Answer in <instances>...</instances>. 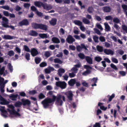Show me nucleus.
I'll return each mask as SVG.
<instances>
[{"label": "nucleus", "mask_w": 127, "mask_h": 127, "mask_svg": "<svg viewBox=\"0 0 127 127\" xmlns=\"http://www.w3.org/2000/svg\"><path fill=\"white\" fill-rule=\"evenodd\" d=\"M53 99L47 98L45 99L42 103L44 108H46L49 105V104L54 102L56 99V103L58 105H62L63 103V101H65V98L64 96L60 94H58L57 96L53 95Z\"/></svg>", "instance_id": "f257e3e1"}, {"label": "nucleus", "mask_w": 127, "mask_h": 127, "mask_svg": "<svg viewBox=\"0 0 127 127\" xmlns=\"http://www.w3.org/2000/svg\"><path fill=\"white\" fill-rule=\"evenodd\" d=\"M14 107L12 105H8V112L10 113L15 115L16 116H20V114L16 111L14 109Z\"/></svg>", "instance_id": "f03ea898"}, {"label": "nucleus", "mask_w": 127, "mask_h": 127, "mask_svg": "<svg viewBox=\"0 0 127 127\" xmlns=\"http://www.w3.org/2000/svg\"><path fill=\"white\" fill-rule=\"evenodd\" d=\"M56 84L57 86L60 87L62 89H64L66 87V84L64 81L56 82Z\"/></svg>", "instance_id": "7ed1b4c3"}, {"label": "nucleus", "mask_w": 127, "mask_h": 127, "mask_svg": "<svg viewBox=\"0 0 127 127\" xmlns=\"http://www.w3.org/2000/svg\"><path fill=\"white\" fill-rule=\"evenodd\" d=\"M5 107L4 106H0V111L1 112V115L4 118L7 117L6 114L7 113V111L5 109Z\"/></svg>", "instance_id": "20e7f679"}, {"label": "nucleus", "mask_w": 127, "mask_h": 127, "mask_svg": "<svg viewBox=\"0 0 127 127\" xmlns=\"http://www.w3.org/2000/svg\"><path fill=\"white\" fill-rule=\"evenodd\" d=\"M1 24L3 26L6 28L8 27V19L5 17H3Z\"/></svg>", "instance_id": "39448f33"}, {"label": "nucleus", "mask_w": 127, "mask_h": 127, "mask_svg": "<svg viewBox=\"0 0 127 127\" xmlns=\"http://www.w3.org/2000/svg\"><path fill=\"white\" fill-rule=\"evenodd\" d=\"M66 41L69 44L72 43L75 41V39L71 35H69L67 37L66 39Z\"/></svg>", "instance_id": "423d86ee"}, {"label": "nucleus", "mask_w": 127, "mask_h": 127, "mask_svg": "<svg viewBox=\"0 0 127 127\" xmlns=\"http://www.w3.org/2000/svg\"><path fill=\"white\" fill-rule=\"evenodd\" d=\"M21 101L22 104L24 106L27 105L28 106H29L31 103L30 101L28 99H21Z\"/></svg>", "instance_id": "0eeeda50"}, {"label": "nucleus", "mask_w": 127, "mask_h": 127, "mask_svg": "<svg viewBox=\"0 0 127 127\" xmlns=\"http://www.w3.org/2000/svg\"><path fill=\"white\" fill-rule=\"evenodd\" d=\"M0 104L1 105L6 104L8 106V101L5 100L0 95Z\"/></svg>", "instance_id": "6e6552de"}, {"label": "nucleus", "mask_w": 127, "mask_h": 127, "mask_svg": "<svg viewBox=\"0 0 127 127\" xmlns=\"http://www.w3.org/2000/svg\"><path fill=\"white\" fill-rule=\"evenodd\" d=\"M104 52L107 55H113L114 52L110 49H105L104 50Z\"/></svg>", "instance_id": "1a4fd4ad"}, {"label": "nucleus", "mask_w": 127, "mask_h": 127, "mask_svg": "<svg viewBox=\"0 0 127 127\" xmlns=\"http://www.w3.org/2000/svg\"><path fill=\"white\" fill-rule=\"evenodd\" d=\"M32 55L33 56H35L38 54V52L36 49L35 48H32L30 51Z\"/></svg>", "instance_id": "9d476101"}, {"label": "nucleus", "mask_w": 127, "mask_h": 127, "mask_svg": "<svg viewBox=\"0 0 127 127\" xmlns=\"http://www.w3.org/2000/svg\"><path fill=\"white\" fill-rule=\"evenodd\" d=\"M65 94L67 96L69 100H71L72 99V98L73 95L71 91H69L65 93Z\"/></svg>", "instance_id": "9b49d317"}, {"label": "nucleus", "mask_w": 127, "mask_h": 127, "mask_svg": "<svg viewBox=\"0 0 127 127\" xmlns=\"http://www.w3.org/2000/svg\"><path fill=\"white\" fill-rule=\"evenodd\" d=\"M65 72V70L62 68H60L58 70V74L60 77L62 76L63 74Z\"/></svg>", "instance_id": "f8f14e48"}, {"label": "nucleus", "mask_w": 127, "mask_h": 127, "mask_svg": "<svg viewBox=\"0 0 127 127\" xmlns=\"http://www.w3.org/2000/svg\"><path fill=\"white\" fill-rule=\"evenodd\" d=\"M105 27V30L106 32H108L110 30L111 28L107 22L104 23V24Z\"/></svg>", "instance_id": "ddd939ff"}, {"label": "nucleus", "mask_w": 127, "mask_h": 127, "mask_svg": "<svg viewBox=\"0 0 127 127\" xmlns=\"http://www.w3.org/2000/svg\"><path fill=\"white\" fill-rule=\"evenodd\" d=\"M8 81L7 80H5V81H4V79L0 77V86L3 85H5Z\"/></svg>", "instance_id": "4468645a"}, {"label": "nucleus", "mask_w": 127, "mask_h": 127, "mask_svg": "<svg viewBox=\"0 0 127 127\" xmlns=\"http://www.w3.org/2000/svg\"><path fill=\"white\" fill-rule=\"evenodd\" d=\"M40 26L39 29L45 31L47 30L48 27L46 25L42 24H40Z\"/></svg>", "instance_id": "2eb2a0df"}, {"label": "nucleus", "mask_w": 127, "mask_h": 127, "mask_svg": "<svg viewBox=\"0 0 127 127\" xmlns=\"http://www.w3.org/2000/svg\"><path fill=\"white\" fill-rule=\"evenodd\" d=\"M43 7L44 9L47 10H50L52 8V6L51 5H48L46 3L44 4Z\"/></svg>", "instance_id": "dca6fc26"}, {"label": "nucleus", "mask_w": 127, "mask_h": 127, "mask_svg": "<svg viewBox=\"0 0 127 127\" xmlns=\"http://www.w3.org/2000/svg\"><path fill=\"white\" fill-rule=\"evenodd\" d=\"M76 82V80L75 79H71L68 82V84L70 86H73Z\"/></svg>", "instance_id": "f3484780"}, {"label": "nucleus", "mask_w": 127, "mask_h": 127, "mask_svg": "<svg viewBox=\"0 0 127 127\" xmlns=\"http://www.w3.org/2000/svg\"><path fill=\"white\" fill-rule=\"evenodd\" d=\"M50 24L52 26H54L56 25L57 22V20L55 18H52V19L49 21Z\"/></svg>", "instance_id": "a211bd4d"}, {"label": "nucleus", "mask_w": 127, "mask_h": 127, "mask_svg": "<svg viewBox=\"0 0 127 127\" xmlns=\"http://www.w3.org/2000/svg\"><path fill=\"white\" fill-rule=\"evenodd\" d=\"M85 59L87 62L89 64H92L93 63V60L90 57L87 56L85 57Z\"/></svg>", "instance_id": "6ab92c4d"}, {"label": "nucleus", "mask_w": 127, "mask_h": 127, "mask_svg": "<svg viewBox=\"0 0 127 127\" xmlns=\"http://www.w3.org/2000/svg\"><path fill=\"white\" fill-rule=\"evenodd\" d=\"M19 24L21 26L27 25L29 23L28 21L27 20H24L19 22Z\"/></svg>", "instance_id": "aec40b11"}, {"label": "nucleus", "mask_w": 127, "mask_h": 127, "mask_svg": "<svg viewBox=\"0 0 127 127\" xmlns=\"http://www.w3.org/2000/svg\"><path fill=\"white\" fill-rule=\"evenodd\" d=\"M32 27L35 29H39L40 24H38L35 23H32Z\"/></svg>", "instance_id": "412c9836"}, {"label": "nucleus", "mask_w": 127, "mask_h": 127, "mask_svg": "<svg viewBox=\"0 0 127 127\" xmlns=\"http://www.w3.org/2000/svg\"><path fill=\"white\" fill-rule=\"evenodd\" d=\"M18 96L17 94L14 95L12 94L10 95H9V97L10 99L12 100H16Z\"/></svg>", "instance_id": "4be33fe9"}, {"label": "nucleus", "mask_w": 127, "mask_h": 127, "mask_svg": "<svg viewBox=\"0 0 127 127\" xmlns=\"http://www.w3.org/2000/svg\"><path fill=\"white\" fill-rule=\"evenodd\" d=\"M5 70V67L4 66L2 67L1 68V66L0 65V75H2L3 74V76L5 75V73L4 72Z\"/></svg>", "instance_id": "5701e85b"}, {"label": "nucleus", "mask_w": 127, "mask_h": 127, "mask_svg": "<svg viewBox=\"0 0 127 127\" xmlns=\"http://www.w3.org/2000/svg\"><path fill=\"white\" fill-rule=\"evenodd\" d=\"M34 4L36 6L40 7L41 6H43L44 4L41 2L36 1L34 2Z\"/></svg>", "instance_id": "b1692460"}, {"label": "nucleus", "mask_w": 127, "mask_h": 127, "mask_svg": "<svg viewBox=\"0 0 127 127\" xmlns=\"http://www.w3.org/2000/svg\"><path fill=\"white\" fill-rule=\"evenodd\" d=\"M103 10L106 12H110L111 10V8L109 7L106 6L102 8Z\"/></svg>", "instance_id": "393cba45"}, {"label": "nucleus", "mask_w": 127, "mask_h": 127, "mask_svg": "<svg viewBox=\"0 0 127 127\" xmlns=\"http://www.w3.org/2000/svg\"><path fill=\"white\" fill-rule=\"evenodd\" d=\"M29 34L32 36H36L38 34L37 32L35 31L32 30L30 31Z\"/></svg>", "instance_id": "a878e982"}, {"label": "nucleus", "mask_w": 127, "mask_h": 127, "mask_svg": "<svg viewBox=\"0 0 127 127\" xmlns=\"http://www.w3.org/2000/svg\"><path fill=\"white\" fill-rule=\"evenodd\" d=\"M52 41L55 43H59L60 42L59 39L57 37H53L52 39Z\"/></svg>", "instance_id": "bb28decb"}, {"label": "nucleus", "mask_w": 127, "mask_h": 127, "mask_svg": "<svg viewBox=\"0 0 127 127\" xmlns=\"http://www.w3.org/2000/svg\"><path fill=\"white\" fill-rule=\"evenodd\" d=\"M74 22L75 25L80 26L82 25V22L79 20H75L74 21Z\"/></svg>", "instance_id": "cd10ccee"}, {"label": "nucleus", "mask_w": 127, "mask_h": 127, "mask_svg": "<svg viewBox=\"0 0 127 127\" xmlns=\"http://www.w3.org/2000/svg\"><path fill=\"white\" fill-rule=\"evenodd\" d=\"M52 54V53L50 51H46L45 52L44 55L45 57H48L50 56Z\"/></svg>", "instance_id": "c85d7f7f"}, {"label": "nucleus", "mask_w": 127, "mask_h": 127, "mask_svg": "<svg viewBox=\"0 0 127 127\" xmlns=\"http://www.w3.org/2000/svg\"><path fill=\"white\" fill-rule=\"evenodd\" d=\"M122 27L123 30L127 33V26L124 24H123L122 26Z\"/></svg>", "instance_id": "c756f323"}, {"label": "nucleus", "mask_w": 127, "mask_h": 127, "mask_svg": "<svg viewBox=\"0 0 127 127\" xmlns=\"http://www.w3.org/2000/svg\"><path fill=\"white\" fill-rule=\"evenodd\" d=\"M39 36L42 38H46L48 36L47 34L45 33L39 34Z\"/></svg>", "instance_id": "7c9ffc66"}, {"label": "nucleus", "mask_w": 127, "mask_h": 127, "mask_svg": "<svg viewBox=\"0 0 127 127\" xmlns=\"http://www.w3.org/2000/svg\"><path fill=\"white\" fill-rule=\"evenodd\" d=\"M22 104V102L17 101L15 104V106L16 107H20Z\"/></svg>", "instance_id": "2f4dec72"}, {"label": "nucleus", "mask_w": 127, "mask_h": 127, "mask_svg": "<svg viewBox=\"0 0 127 127\" xmlns=\"http://www.w3.org/2000/svg\"><path fill=\"white\" fill-rule=\"evenodd\" d=\"M83 22L85 24H89L90 23V21L86 18H84L82 20Z\"/></svg>", "instance_id": "473e14b6"}, {"label": "nucleus", "mask_w": 127, "mask_h": 127, "mask_svg": "<svg viewBox=\"0 0 127 127\" xmlns=\"http://www.w3.org/2000/svg\"><path fill=\"white\" fill-rule=\"evenodd\" d=\"M96 49L97 50L100 52H102L103 50V47L99 45L97 46Z\"/></svg>", "instance_id": "72a5a7b5"}, {"label": "nucleus", "mask_w": 127, "mask_h": 127, "mask_svg": "<svg viewBox=\"0 0 127 127\" xmlns=\"http://www.w3.org/2000/svg\"><path fill=\"white\" fill-rule=\"evenodd\" d=\"M54 62L56 63H58L61 64L63 63V62L58 58H56L54 60Z\"/></svg>", "instance_id": "f704fd0d"}, {"label": "nucleus", "mask_w": 127, "mask_h": 127, "mask_svg": "<svg viewBox=\"0 0 127 127\" xmlns=\"http://www.w3.org/2000/svg\"><path fill=\"white\" fill-rule=\"evenodd\" d=\"M91 71L89 70H87L86 71L83 73L82 74L84 76H86L90 73Z\"/></svg>", "instance_id": "c9c22d12"}, {"label": "nucleus", "mask_w": 127, "mask_h": 127, "mask_svg": "<svg viewBox=\"0 0 127 127\" xmlns=\"http://www.w3.org/2000/svg\"><path fill=\"white\" fill-rule=\"evenodd\" d=\"M23 47L25 51L29 52H30V49L26 45H24L23 46Z\"/></svg>", "instance_id": "e433bc0d"}, {"label": "nucleus", "mask_w": 127, "mask_h": 127, "mask_svg": "<svg viewBox=\"0 0 127 127\" xmlns=\"http://www.w3.org/2000/svg\"><path fill=\"white\" fill-rule=\"evenodd\" d=\"M79 57L81 59H84L85 58V56L83 53H80L78 54Z\"/></svg>", "instance_id": "4c0bfd02"}, {"label": "nucleus", "mask_w": 127, "mask_h": 127, "mask_svg": "<svg viewBox=\"0 0 127 127\" xmlns=\"http://www.w3.org/2000/svg\"><path fill=\"white\" fill-rule=\"evenodd\" d=\"M95 59L97 62H99L102 60V58L99 56H97L95 58Z\"/></svg>", "instance_id": "58836bf2"}, {"label": "nucleus", "mask_w": 127, "mask_h": 127, "mask_svg": "<svg viewBox=\"0 0 127 127\" xmlns=\"http://www.w3.org/2000/svg\"><path fill=\"white\" fill-rule=\"evenodd\" d=\"M96 26L101 31H102L103 30V29L101 26L100 24L98 23H97L96 25Z\"/></svg>", "instance_id": "ea45409f"}, {"label": "nucleus", "mask_w": 127, "mask_h": 127, "mask_svg": "<svg viewBox=\"0 0 127 127\" xmlns=\"http://www.w3.org/2000/svg\"><path fill=\"white\" fill-rule=\"evenodd\" d=\"M35 60L36 63L37 64H38L41 61V59L39 58L36 57L35 58Z\"/></svg>", "instance_id": "a19ab883"}, {"label": "nucleus", "mask_w": 127, "mask_h": 127, "mask_svg": "<svg viewBox=\"0 0 127 127\" xmlns=\"http://www.w3.org/2000/svg\"><path fill=\"white\" fill-rule=\"evenodd\" d=\"M71 70L72 72L76 73L77 72L78 69L76 67H74L72 68Z\"/></svg>", "instance_id": "79ce46f5"}, {"label": "nucleus", "mask_w": 127, "mask_h": 127, "mask_svg": "<svg viewBox=\"0 0 127 127\" xmlns=\"http://www.w3.org/2000/svg\"><path fill=\"white\" fill-rule=\"evenodd\" d=\"M111 67L115 70H117L118 69L116 65L112 63H111L110 64Z\"/></svg>", "instance_id": "37998d69"}, {"label": "nucleus", "mask_w": 127, "mask_h": 127, "mask_svg": "<svg viewBox=\"0 0 127 127\" xmlns=\"http://www.w3.org/2000/svg\"><path fill=\"white\" fill-rule=\"evenodd\" d=\"M98 37L96 36H93V39L94 41L95 42H98Z\"/></svg>", "instance_id": "c03bdc74"}, {"label": "nucleus", "mask_w": 127, "mask_h": 127, "mask_svg": "<svg viewBox=\"0 0 127 127\" xmlns=\"http://www.w3.org/2000/svg\"><path fill=\"white\" fill-rule=\"evenodd\" d=\"M59 32L61 35H64V31L63 29L61 28L59 30Z\"/></svg>", "instance_id": "a18cd8bd"}, {"label": "nucleus", "mask_w": 127, "mask_h": 127, "mask_svg": "<svg viewBox=\"0 0 127 127\" xmlns=\"http://www.w3.org/2000/svg\"><path fill=\"white\" fill-rule=\"evenodd\" d=\"M113 19L112 17L110 16H108L105 17V19L107 20H111Z\"/></svg>", "instance_id": "49530a36"}, {"label": "nucleus", "mask_w": 127, "mask_h": 127, "mask_svg": "<svg viewBox=\"0 0 127 127\" xmlns=\"http://www.w3.org/2000/svg\"><path fill=\"white\" fill-rule=\"evenodd\" d=\"M94 30L95 32L98 35H100L101 34V33L100 31L98 29L96 28H94Z\"/></svg>", "instance_id": "de8ad7c7"}, {"label": "nucleus", "mask_w": 127, "mask_h": 127, "mask_svg": "<svg viewBox=\"0 0 127 127\" xmlns=\"http://www.w3.org/2000/svg\"><path fill=\"white\" fill-rule=\"evenodd\" d=\"M113 20L114 22L117 23H119L120 22L119 20L117 18H114Z\"/></svg>", "instance_id": "09e8293b"}, {"label": "nucleus", "mask_w": 127, "mask_h": 127, "mask_svg": "<svg viewBox=\"0 0 127 127\" xmlns=\"http://www.w3.org/2000/svg\"><path fill=\"white\" fill-rule=\"evenodd\" d=\"M75 73L73 72L69 73V76L70 78L73 77L75 76Z\"/></svg>", "instance_id": "8fccbe9b"}, {"label": "nucleus", "mask_w": 127, "mask_h": 127, "mask_svg": "<svg viewBox=\"0 0 127 127\" xmlns=\"http://www.w3.org/2000/svg\"><path fill=\"white\" fill-rule=\"evenodd\" d=\"M99 39V40L102 42H104L105 40V37L102 36H100Z\"/></svg>", "instance_id": "3c124183"}, {"label": "nucleus", "mask_w": 127, "mask_h": 127, "mask_svg": "<svg viewBox=\"0 0 127 127\" xmlns=\"http://www.w3.org/2000/svg\"><path fill=\"white\" fill-rule=\"evenodd\" d=\"M47 63L45 62H43L40 64V66L41 67H43L47 65Z\"/></svg>", "instance_id": "603ef678"}, {"label": "nucleus", "mask_w": 127, "mask_h": 127, "mask_svg": "<svg viewBox=\"0 0 127 127\" xmlns=\"http://www.w3.org/2000/svg\"><path fill=\"white\" fill-rule=\"evenodd\" d=\"M8 68H9L10 72H12L13 70L12 66L10 63L8 64Z\"/></svg>", "instance_id": "864d4df0"}, {"label": "nucleus", "mask_w": 127, "mask_h": 127, "mask_svg": "<svg viewBox=\"0 0 127 127\" xmlns=\"http://www.w3.org/2000/svg\"><path fill=\"white\" fill-rule=\"evenodd\" d=\"M122 6L124 11L127 10V5L125 4H123L122 5Z\"/></svg>", "instance_id": "5fc2aeb1"}, {"label": "nucleus", "mask_w": 127, "mask_h": 127, "mask_svg": "<svg viewBox=\"0 0 127 127\" xmlns=\"http://www.w3.org/2000/svg\"><path fill=\"white\" fill-rule=\"evenodd\" d=\"M112 61L115 63H118V61L117 59L114 58H112L111 59Z\"/></svg>", "instance_id": "6e6d98bb"}, {"label": "nucleus", "mask_w": 127, "mask_h": 127, "mask_svg": "<svg viewBox=\"0 0 127 127\" xmlns=\"http://www.w3.org/2000/svg\"><path fill=\"white\" fill-rule=\"evenodd\" d=\"M76 49L78 51H80L82 49V47L80 45H77L76 46Z\"/></svg>", "instance_id": "4d7b16f0"}, {"label": "nucleus", "mask_w": 127, "mask_h": 127, "mask_svg": "<svg viewBox=\"0 0 127 127\" xmlns=\"http://www.w3.org/2000/svg\"><path fill=\"white\" fill-rule=\"evenodd\" d=\"M30 55L29 53H27L26 54L25 57L27 60H29L30 59Z\"/></svg>", "instance_id": "13d9d810"}, {"label": "nucleus", "mask_w": 127, "mask_h": 127, "mask_svg": "<svg viewBox=\"0 0 127 127\" xmlns=\"http://www.w3.org/2000/svg\"><path fill=\"white\" fill-rule=\"evenodd\" d=\"M82 85L85 86L87 87L88 86V83H87L85 81H82Z\"/></svg>", "instance_id": "bf43d9fd"}, {"label": "nucleus", "mask_w": 127, "mask_h": 127, "mask_svg": "<svg viewBox=\"0 0 127 127\" xmlns=\"http://www.w3.org/2000/svg\"><path fill=\"white\" fill-rule=\"evenodd\" d=\"M14 54V53L12 51H10L8 52V55L10 56H13Z\"/></svg>", "instance_id": "052dcab7"}, {"label": "nucleus", "mask_w": 127, "mask_h": 127, "mask_svg": "<svg viewBox=\"0 0 127 127\" xmlns=\"http://www.w3.org/2000/svg\"><path fill=\"white\" fill-rule=\"evenodd\" d=\"M110 38L112 39L115 42H116L117 41V39L115 36L112 35L111 36Z\"/></svg>", "instance_id": "680f3d73"}, {"label": "nucleus", "mask_w": 127, "mask_h": 127, "mask_svg": "<svg viewBox=\"0 0 127 127\" xmlns=\"http://www.w3.org/2000/svg\"><path fill=\"white\" fill-rule=\"evenodd\" d=\"M30 6V4L29 3H25L24 4V7L26 8H29Z\"/></svg>", "instance_id": "e2e57ef3"}, {"label": "nucleus", "mask_w": 127, "mask_h": 127, "mask_svg": "<svg viewBox=\"0 0 127 127\" xmlns=\"http://www.w3.org/2000/svg\"><path fill=\"white\" fill-rule=\"evenodd\" d=\"M113 26L117 30H119L120 28L119 26L116 24H114Z\"/></svg>", "instance_id": "0e129e2a"}, {"label": "nucleus", "mask_w": 127, "mask_h": 127, "mask_svg": "<svg viewBox=\"0 0 127 127\" xmlns=\"http://www.w3.org/2000/svg\"><path fill=\"white\" fill-rule=\"evenodd\" d=\"M69 49L72 50H74L75 49V47L73 45H71L69 46Z\"/></svg>", "instance_id": "69168bd1"}, {"label": "nucleus", "mask_w": 127, "mask_h": 127, "mask_svg": "<svg viewBox=\"0 0 127 127\" xmlns=\"http://www.w3.org/2000/svg\"><path fill=\"white\" fill-rule=\"evenodd\" d=\"M93 10V8L91 7H89L88 9V11L89 13H90L92 12Z\"/></svg>", "instance_id": "338daca9"}, {"label": "nucleus", "mask_w": 127, "mask_h": 127, "mask_svg": "<svg viewBox=\"0 0 127 127\" xmlns=\"http://www.w3.org/2000/svg\"><path fill=\"white\" fill-rule=\"evenodd\" d=\"M100 124L98 123H96L93 126V127H98L100 126Z\"/></svg>", "instance_id": "774afa93"}]
</instances>
